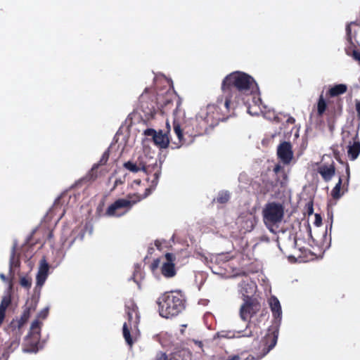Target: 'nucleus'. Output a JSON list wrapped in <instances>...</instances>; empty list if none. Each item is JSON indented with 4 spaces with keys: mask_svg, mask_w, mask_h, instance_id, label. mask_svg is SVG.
I'll list each match as a JSON object with an SVG mask.
<instances>
[{
    "mask_svg": "<svg viewBox=\"0 0 360 360\" xmlns=\"http://www.w3.org/2000/svg\"><path fill=\"white\" fill-rule=\"evenodd\" d=\"M274 172L276 174H281V176H282V180L281 181V187H283L286 185V183H287V180H288V176L285 172V169L284 168L279 165H276L274 168Z\"/></svg>",
    "mask_w": 360,
    "mask_h": 360,
    "instance_id": "nucleus-26",
    "label": "nucleus"
},
{
    "mask_svg": "<svg viewBox=\"0 0 360 360\" xmlns=\"http://www.w3.org/2000/svg\"><path fill=\"white\" fill-rule=\"evenodd\" d=\"M141 107L143 108V111L148 115H152L153 113V111H154V108L153 106H152L151 108H147L148 110H143V108H144V103L143 101H141Z\"/></svg>",
    "mask_w": 360,
    "mask_h": 360,
    "instance_id": "nucleus-37",
    "label": "nucleus"
},
{
    "mask_svg": "<svg viewBox=\"0 0 360 360\" xmlns=\"http://www.w3.org/2000/svg\"><path fill=\"white\" fill-rule=\"evenodd\" d=\"M140 199H138L139 201ZM137 200H130L124 198L116 200L107 208L105 215L110 217H120L131 209Z\"/></svg>",
    "mask_w": 360,
    "mask_h": 360,
    "instance_id": "nucleus-7",
    "label": "nucleus"
},
{
    "mask_svg": "<svg viewBox=\"0 0 360 360\" xmlns=\"http://www.w3.org/2000/svg\"><path fill=\"white\" fill-rule=\"evenodd\" d=\"M143 278L142 272L140 269H136L133 274V280L140 288L141 285V280Z\"/></svg>",
    "mask_w": 360,
    "mask_h": 360,
    "instance_id": "nucleus-32",
    "label": "nucleus"
},
{
    "mask_svg": "<svg viewBox=\"0 0 360 360\" xmlns=\"http://www.w3.org/2000/svg\"><path fill=\"white\" fill-rule=\"evenodd\" d=\"M359 25L360 24H359V22L357 21H352L351 22H349L347 27H346V34H347V40L352 43V29H351V26L352 25Z\"/></svg>",
    "mask_w": 360,
    "mask_h": 360,
    "instance_id": "nucleus-31",
    "label": "nucleus"
},
{
    "mask_svg": "<svg viewBox=\"0 0 360 360\" xmlns=\"http://www.w3.org/2000/svg\"><path fill=\"white\" fill-rule=\"evenodd\" d=\"M0 278L4 282L8 281L6 276L4 274H0Z\"/></svg>",
    "mask_w": 360,
    "mask_h": 360,
    "instance_id": "nucleus-47",
    "label": "nucleus"
},
{
    "mask_svg": "<svg viewBox=\"0 0 360 360\" xmlns=\"http://www.w3.org/2000/svg\"><path fill=\"white\" fill-rule=\"evenodd\" d=\"M260 308L261 305L256 299L247 296V300L240 307V316L243 320L246 321L256 314Z\"/></svg>",
    "mask_w": 360,
    "mask_h": 360,
    "instance_id": "nucleus-11",
    "label": "nucleus"
},
{
    "mask_svg": "<svg viewBox=\"0 0 360 360\" xmlns=\"http://www.w3.org/2000/svg\"><path fill=\"white\" fill-rule=\"evenodd\" d=\"M20 284L22 287L29 289L32 286V279L30 277L23 276L20 279Z\"/></svg>",
    "mask_w": 360,
    "mask_h": 360,
    "instance_id": "nucleus-30",
    "label": "nucleus"
},
{
    "mask_svg": "<svg viewBox=\"0 0 360 360\" xmlns=\"http://www.w3.org/2000/svg\"><path fill=\"white\" fill-rule=\"evenodd\" d=\"M352 56L354 60L359 62V64L360 65V52L357 50H354L352 53Z\"/></svg>",
    "mask_w": 360,
    "mask_h": 360,
    "instance_id": "nucleus-39",
    "label": "nucleus"
},
{
    "mask_svg": "<svg viewBox=\"0 0 360 360\" xmlns=\"http://www.w3.org/2000/svg\"><path fill=\"white\" fill-rule=\"evenodd\" d=\"M134 182L139 184L141 183V180H136Z\"/></svg>",
    "mask_w": 360,
    "mask_h": 360,
    "instance_id": "nucleus-49",
    "label": "nucleus"
},
{
    "mask_svg": "<svg viewBox=\"0 0 360 360\" xmlns=\"http://www.w3.org/2000/svg\"><path fill=\"white\" fill-rule=\"evenodd\" d=\"M286 122H287L288 124H295V119L294 117H290H290L287 119Z\"/></svg>",
    "mask_w": 360,
    "mask_h": 360,
    "instance_id": "nucleus-45",
    "label": "nucleus"
},
{
    "mask_svg": "<svg viewBox=\"0 0 360 360\" xmlns=\"http://www.w3.org/2000/svg\"><path fill=\"white\" fill-rule=\"evenodd\" d=\"M19 343H20V338H16L15 340H13L11 343V347H13L14 349H15L16 347H18Z\"/></svg>",
    "mask_w": 360,
    "mask_h": 360,
    "instance_id": "nucleus-42",
    "label": "nucleus"
},
{
    "mask_svg": "<svg viewBox=\"0 0 360 360\" xmlns=\"http://www.w3.org/2000/svg\"><path fill=\"white\" fill-rule=\"evenodd\" d=\"M262 214L264 222L269 228L281 222L284 216V207L279 202H268L265 205Z\"/></svg>",
    "mask_w": 360,
    "mask_h": 360,
    "instance_id": "nucleus-6",
    "label": "nucleus"
},
{
    "mask_svg": "<svg viewBox=\"0 0 360 360\" xmlns=\"http://www.w3.org/2000/svg\"><path fill=\"white\" fill-rule=\"evenodd\" d=\"M335 170L336 169L333 161L330 165L325 163L321 164L317 169L318 172L326 182H328L332 179L335 174Z\"/></svg>",
    "mask_w": 360,
    "mask_h": 360,
    "instance_id": "nucleus-18",
    "label": "nucleus"
},
{
    "mask_svg": "<svg viewBox=\"0 0 360 360\" xmlns=\"http://www.w3.org/2000/svg\"><path fill=\"white\" fill-rule=\"evenodd\" d=\"M41 325L42 323L39 320L35 319L33 321L30 326V330L25 340V345L27 347L25 350L34 352L38 350Z\"/></svg>",
    "mask_w": 360,
    "mask_h": 360,
    "instance_id": "nucleus-9",
    "label": "nucleus"
},
{
    "mask_svg": "<svg viewBox=\"0 0 360 360\" xmlns=\"http://www.w3.org/2000/svg\"><path fill=\"white\" fill-rule=\"evenodd\" d=\"M221 89L224 96H228L237 104L242 94H252L258 90V86L250 75L236 71L224 78Z\"/></svg>",
    "mask_w": 360,
    "mask_h": 360,
    "instance_id": "nucleus-1",
    "label": "nucleus"
},
{
    "mask_svg": "<svg viewBox=\"0 0 360 360\" xmlns=\"http://www.w3.org/2000/svg\"><path fill=\"white\" fill-rule=\"evenodd\" d=\"M10 273L11 274H13V266H19V261L17 260L15 262V252L14 251L13 252L12 255H11V259H10Z\"/></svg>",
    "mask_w": 360,
    "mask_h": 360,
    "instance_id": "nucleus-33",
    "label": "nucleus"
},
{
    "mask_svg": "<svg viewBox=\"0 0 360 360\" xmlns=\"http://www.w3.org/2000/svg\"><path fill=\"white\" fill-rule=\"evenodd\" d=\"M321 222H322V218H321V215L319 214H316L314 224L316 226H319L321 224Z\"/></svg>",
    "mask_w": 360,
    "mask_h": 360,
    "instance_id": "nucleus-40",
    "label": "nucleus"
},
{
    "mask_svg": "<svg viewBox=\"0 0 360 360\" xmlns=\"http://www.w3.org/2000/svg\"><path fill=\"white\" fill-rule=\"evenodd\" d=\"M109 157H110V151L108 149L103 153L99 162L98 163L94 165L91 169L89 171V172L88 173V174L86 175V176L85 178L88 181H94L98 176V174H97L98 168L100 166L105 165L107 163V162L108 161Z\"/></svg>",
    "mask_w": 360,
    "mask_h": 360,
    "instance_id": "nucleus-19",
    "label": "nucleus"
},
{
    "mask_svg": "<svg viewBox=\"0 0 360 360\" xmlns=\"http://www.w3.org/2000/svg\"><path fill=\"white\" fill-rule=\"evenodd\" d=\"M244 285H245V282L243 281L240 284V286L243 288Z\"/></svg>",
    "mask_w": 360,
    "mask_h": 360,
    "instance_id": "nucleus-50",
    "label": "nucleus"
},
{
    "mask_svg": "<svg viewBox=\"0 0 360 360\" xmlns=\"http://www.w3.org/2000/svg\"><path fill=\"white\" fill-rule=\"evenodd\" d=\"M125 181V176H124L122 178H119V179H117L115 181V183H114V186H113V188H112V190H114L115 189V188L119 186V185H121V184H123Z\"/></svg>",
    "mask_w": 360,
    "mask_h": 360,
    "instance_id": "nucleus-36",
    "label": "nucleus"
},
{
    "mask_svg": "<svg viewBox=\"0 0 360 360\" xmlns=\"http://www.w3.org/2000/svg\"><path fill=\"white\" fill-rule=\"evenodd\" d=\"M167 126L168 131L165 133H163L162 130L157 131L153 129L149 128L143 131V134L147 136H151L155 145L159 148L165 149L168 148L169 144V138L168 136L169 125L168 123H167Z\"/></svg>",
    "mask_w": 360,
    "mask_h": 360,
    "instance_id": "nucleus-10",
    "label": "nucleus"
},
{
    "mask_svg": "<svg viewBox=\"0 0 360 360\" xmlns=\"http://www.w3.org/2000/svg\"><path fill=\"white\" fill-rule=\"evenodd\" d=\"M181 101H177L176 108L174 111L173 129L178 138V142H174L176 148H179L186 144L188 138H192L201 134V130L198 128V121L195 119H186L184 113L181 108Z\"/></svg>",
    "mask_w": 360,
    "mask_h": 360,
    "instance_id": "nucleus-2",
    "label": "nucleus"
},
{
    "mask_svg": "<svg viewBox=\"0 0 360 360\" xmlns=\"http://www.w3.org/2000/svg\"><path fill=\"white\" fill-rule=\"evenodd\" d=\"M165 257L166 262L161 266V274L165 278H170L176 276V271L175 269L174 262L176 257L173 253L167 252Z\"/></svg>",
    "mask_w": 360,
    "mask_h": 360,
    "instance_id": "nucleus-13",
    "label": "nucleus"
},
{
    "mask_svg": "<svg viewBox=\"0 0 360 360\" xmlns=\"http://www.w3.org/2000/svg\"><path fill=\"white\" fill-rule=\"evenodd\" d=\"M11 303V297L10 295H7L3 297L0 303V309L6 311L8 307Z\"/></svg>",
    "mask_w": 360,
    "mask_h": 360,
    "instance_id": "nucleus-28",
    "label": "nucleus"
},
{
    "mask_svg": "<svg viewBox=\"0 0 360 360\" xmlns=\"http://www.w3.org/2000/svg\"><path fill=\"white\" fill-rule=\"evenodd\" d=\"M5 316H6V311L0 309V326L3 323Z\"/></svg>",
    "mask_w": 360,
    "mask_h": 360,
    "instance_id": "nucleus-43",
    "label": "nucleus"
},
{
    "mask_svg": "<svg viewBox=\"0 0 360 360\" xmlns=\"http://www.w3.org/2000/svg\"><path fill=\"white\" fill-rule=\"evenodd\" d=\"M252 98L255 105H249L248 107V112L251 115H259L260 113L259 103H261L262 101L259 98H256L255 96H253Z\"/></svg>",
    "mask_w": 360,
    "mask_h": 360,
    "instance_id": "nucleus-24",
    "label": "nucleus"
},
{
    "mask_svg": "<svg viewBox=\"0 0 360 360\" xmlns=\"http://www.w3.org/2000/svg\"><path fill=\"white\" fill-rule=\"evenodd\" d=\"M155 360H167V356L165 353H160L156 356Z\"/></svg>",
    "mask_w": 360,
    "mask_h": 360,
    "instance_id": "nucleus-41",
    "label": "nucleus"
},
{
    "mask_svg": "<svg viewBox=\"0 0 360 360\" xmlns=\"http://www.w3.org/2000/svg\"><path fill=\"white\" fill-rule=\"evenodd\" d=\"M236 104L228 96L219 97L217 102L207 106V115L205 117L210 126L219 124L220 121H225L233 114Z\"/></svg>",
    "mask_w": 360,
    "mask_h": 360,
    "instance_id": "nucleus-4",
    "label": "nucleus"
},
{
    "mask_svg": "<svg viewBox=\"0 0 360 360\" xmlns=\"http://www.w3.org/2000/svg\"><path fill=\"white\" fill-rule=\"evenodd\" d=\"M247 329H250L249 332H245V334L243 335V336L245 337H252L255 335H258L259 333V328L256 326L255 323H252L250 322L248 323L247 325Z\"/></svg>",
    "mask_w": 360,
    "mask_h": 360,
    "instance_id": "nucleus-27",
    "label": "nucleus"
},
{
    "mask_svg": "<svg viewBox=\"0 0 360 360\" xmlns=\"http://www.w3.org/2000/svg\"><path fill=\"white\" fill-rule=\"evenodd\" d=\"M314 209H313V204L312 202L308 204V213L309 214H311L313 213Z\"/></svg>",
    "mask_w": 360,
    "mask_h": 360,
    "instance_id": "nucleus-46",
    "label": "nucleus"
},
{
    "mask_svg": "<svg viewBox=\"0 0 360 360\" xmlns=\"http://www.w3.org/2000/svg\"><path fill=\"white\" fill-rule=\"evenodd\" d=\"M155 245L158 249H160L161 246V243L159 240H155Z\"/></svg>",
    "mask_w": 360,
    "mask_h": 360,
    "instance_id": "nucleus-48",
    "label": "nucleus"
},
{
    "mask_svg": "<svg viewBox=\"0 0 360 360\" xmlns=\"http://www.w3.org/2000/svg\"><path fill=\"white\" fill-rule=\"evenodd\" d=\"M326 109H327L326 101L324 99L323 94H321V96L319 98L318 102H317V114H318V115L319 117H322L323 115L325 113Z\"/></svg>",
    "mask_w": 360,
    "mask_h": 360,
    "instance_id": "nucleus-25",
    "label": "nucleus"
},
{
    "mask_svg": "<svg viewBox=\"0 0 360 360\" xmlns=\"http://www.w3.org/2000/svg\"><path fill=\"white\" fill-rule=\"evenodd\" d=\"M253 357L248 356L245 360H252ZM227 360H241L240 356L238 354L229 356L227 359Z\"/></svg>",
    "mask_w": 360,
    "mask_h": 360,
    "instance_id": "nucleus-38",
    "label": "nucleus"
},
{
    "mask_svg": "<svg viewBox=\"0 0 360 360\" xmlns=\"http://www.w3.org/2000/svg\"><path fill=\"white\" fill-rule=\"evenodd\" d=\"M336 160L345 167V176L342 174L339 177L338 182L331 191V196L335 200L339 199L345 192L348 191L350 178V169L349 164L342 161L340 157H336Z\"/></svg>",
    "mask_w": 360,
    "mask_h": 360,
    "instance_id": "nucleus-8",
    "label": "nucleus"
},
{
    "mask_svg": "<svg viewBox=\"0 0 360 360\" xmlns=\"http://www.w3.org/2000/svg\"><path fill=\"white\" fill-rule=\"evenodd\" d=\"M347 153L351 160L356 159L360 153V142L359 141H354L352 145H349Z\"/></svg>",
    "mask_w": 360,
    "mask_h": 360,
    "instance_id": "nucleus-22",
    "label": "nucleus"
},
{
    "mask_svg": "<svg viewBox=\"0 0 360 360\" xmlns=\"http://www.w3.org/2000/svg\"><path fill=\"white\" fill-rule=\"evenodd\" d=\"M125 313L128 322L123 324L122 333L127 344L131 347L136 340L133 336L139 333V324L140 323V314L136 304L129 300L125 304Z\"/></svg>",
    "mask_w": 360,
    "mask_h": 360,
    "instance_id": "nucleus-5",
    "label": "nucleus"
},
{
    "mask_svg": "<svg viewBox=\"0 0 360 360\" xmlns=\"http://www.w3.org/2000/svg\"><path fill=\"white\" fill-rule=\"evenodd\" d=\"M356 110L357 112V117L360 119V101L356 103Z\"/></svg>",
    "mask_w": 360,
    "mask_h": 360,
    "instance_id": "nucleus-44",
    "label": "nucleus"
},
{
    "mask_svg": "<svg viewBox=\"0 0 360 360\" xmlns=\"http://www.w3.org/2000/svg\"><path fill=\"white\" fill-rule=\"evenodd\" d=\"M48 314H49V309L44 308L38 314L37 319H38V320H39V319H45L47 317Z\"/></svg>",
    "mask_w": 360,
    "mask_h": 360,
    "instance_id": "nucleus-34",
    "label": "nucleus"
},
{
    "mask_svg": "<svg viewBox=\"0 0 360 360\" xmlns=\"http://www.w3.org/2000/svg\"><path fill=\"white\" fill-rule=\"evenodd\" d=\"M37 309V302L33 301V300H31L30 302V301H27L25 306H24V308H23V311H22V314L19 320H18L16 321V323H15L14 321H13L11 323V325L15 327V328H18V330H19V335H21V332H20V329L21 328L24 326V324L28 321V319H30V315L32 312H34Z\"/></svg>",
    "mask_w": 360,
    "mask_h": 360,
    "instance_id": "nucleus-12",
    "label": "nucleus"
},
{
    "mask_svg": "<svg viewBox=\"0 0 360 360\" xmlns=\"http://www.w3.org/2000/svg\"><path fill=\"white\" fill-rule=\"evenodd\" d=\"M277 155L278 158L285 165H288L292 158L293 153L290 143L284 141L281 143L277 149Z\"/></svg>",
    "mask_w": 360,
    "mask_h": 360,
    "instance_id": "nucleus-15",
    "label": "nucleus"
},
{
    "mask_svg": "<svg viewBox=\"0 0 360 360\" xmlns=\"http://www.w3.org/2000/svg\"><path fill=\"white\" fill-rule=\"evenodd\" d=\"M124 167L129 171L136 173L139 171L144 172L146 174L148 175V167L146 165V163L143 160V156H139L136 162L128 161L124 163Z\"/></svg>",
    "mask_w": 360,
    "mask_h": 360,
    "instance_id": "nucleus-16",
    "label": "nucleus"
},
{
    "mask_svg": "<svg viewBox=\"0 0 360 360\" xmlns=\"http://www.w3.org/2000/svg\"><path fill=\"white\" fill-rule=\"evenodd\" d=\"M160 259L158 258L153 261V262L150 264V269L154 271H155L160 266Z\"/></svg>",
    "mask_w": 360,
    "mask_h": 360,
    "instance_id": "nucleus-35",
    "label": "nucleus"
},
{
    "mask_svg": "<svg viewBox=\"0 0 360 360\" xmlns=\"http://www.w3.org/2000/svg\"><path fill=\"white\" fill-rule=\"evenodd\" d=\"M49 237H52V233L51 232L49 233Z\"/></svg>",
    "mask_w": 360,
    "mask_h": 360,
    "instance_id": "nucleus-52",
    "label": "nucleus"
},
{
    "mask_svg": "<svg viewBox=\"0 0 360 360\" xmlns=\"http://www.w3.org/2000/svg\"><path fill=\"white\" fill-rule=\"evenodd\" d=\"M269 305L274 317L276 319H281L282 311L279 300L276 297H271L269 300Z\"/></svg>",
    "mask_w": 360,
    "mask_h": 360,
    "instance_id": "nucleus-20",
    "label": "nucleus"
},
{
    "mask_svg": "<svg viewBox=\"0 0 360 360\" xmlns=\"http://www.w3.org/2000/svg\"><path fill=\"white\" fill-rule=\"evenodd\" d=\"M160 175V171L157 170L153 175L151 179V185L149 188H146L144 193V197L149 195L153 190L156 187Z\"/></svg>",
    "mask_w": 360,
    "mask_h": 360,
    "instance_id": "nucleus-23",
    "label": "nucleus"
},
{
    "mask_svg": "<svg viewBox=\"0 0 360 360\" xmlns=\"http://www.w3.org/2000/svg\"><path fill=\"white\" fill-rule=\"evenodd\" d=\"M230 195L227 192H221L219 193L217 201L220 204H224L229 200Z\"/></svg>",
    "mask_w": 360,
    "mask_h": 360,
    "instance_id": "nucleus-29",
    "label": "nucleus"
},
{
    "mask_svg": "<svg viewBox=\"0 0 360 360\" xmlns=\"http://www.w3.org/2000/svg\"><path fill=\"white\" fill-rule=\"evenodd\" d=\"M49 265L45 259L43 257L39 264V270L37 274V285L38 286H42L45 283L49 274Z\"/></svg>",
    "mask_w": 360,
    "mask_h": 360,
    "instance_id": "nucleus-17",
    "label": "nucleus"
},
{
    "mask_svg": "<svg viewBox=\"0 0 360 360\" xmlns=\"http://www.w3.org/2000/svg\"><path fill=\"white\" fill-rule=\"evenodd\" d=\"M170 104H172V103L170 101H167L166 103V105H170Z\"/></svg>",
    "mask_w": 360,
    "mask_h": 360,
    "instance_id": "nucleus-51",
    "label": "nucleus"
},
{
    "mask_svg": "<svg viewBox=\"0 0 360 360\" xmlns=\"http://www.w3.org/2000/svg\"><path fill=\"white\" fill-rule=\"evenodd\" d=\"M347 86L346 84H335L333 87L329 89L328 94L331 97H335L345 94L347 91Z\"/></svg>",
    "mask_w": 360,
    "mask_h": 360,
    "instance_id": "nucleus-21",
    "label": "nucleus"
},
{
    "mask_svg": "<svg viewBox=\"0 0 360 360\" xmlns=\"http://www.w3.org/2000/svg\"><path fill=\"white\" fill-rule=\"evenodd\" d=\"M278 327L271 326L268 329V332L264 338L263 342L265 346L264 349H266L265 353H268L272 349L277 343L278 336Z\"/></svg>",
    "mask_w": 360,
    "mask_h": 360,
    "instance_id": "nucleus-14",
    "label": "nucleus"
},
{
    "mask_svg": "<svg viewBox=\"0 0 360 360\" xmlns=\"http://www.w3.org/2000/svg\"><path fill=\"white\" fill-rule=\"evenodd\" d=\"M186 302L181 291L165 292L156 301L160 316L169 319L179 315L185 309Z\"/></svg>",
    "mask_w": 360,
    "mask_h": 360,
    "instance_id": "nucleus-3",
    "label": "nucleus"
}]
</instances>
